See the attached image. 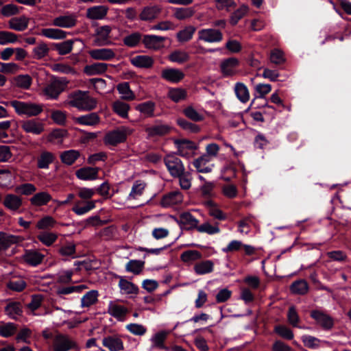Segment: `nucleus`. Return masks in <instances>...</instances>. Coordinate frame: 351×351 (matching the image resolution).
I'll use <instances>...</instances> for the list:
<instances>
[{
    "label": "nucleus",
    "mask_w": 351,
    "mask_h": 351,
    "mask_svg": "<svg viewBox=\"0 0 351 351\" xmlns=\"http://www.w3.org/2000/svg\"><path fill=\"white\" fill-rule=\"evenodd\" d=\"M161 76L167 81L176 83L184 78V73L179 69H167L162 71Z\"/></svg>",
    "instance_id": "nucleus-23"
},
{
    "label": "nucleus",
    "mask_w": 351,
    "mask_h": 351,
    "mask_svg": "<svg viewBox=\"0 0 351 351\" xmlns=\"http://www.w3.org/2000/svg\"><path fill=\"white\" fill-rule=\"evenodd\" d=\"M35 186L30 183L21 184L15 188V192L25 195H29L36 191Z\"/></svg>",
    "instance_id": "nucleus-58"
},
{
    "label": "nucleus",
    "mask_w": 351,
    "mask_h": 351,
    "mask_svg": "<svg viewBox=\"0 0 351 351\" xmlns=\"http://www.w3.org/2000/svg\"><path fill=\"white\" fill-rule=\"evenodd\" d=\"M136 109L146 117H152L154 116L155 104L149 101L137 105Z\"/></svg>",
    "instance_id": "nucleus-38"
},
{
    "label": "nucleus",
    "mask_w": 351,
    "mask_h": 351,
    "mask_svg": "<svg viewBox=\"0 0 351 351\" xmlns=\"http://www.w3.org/2000/svg\"><path fill=\"white\" fill-rule=\"evenodd\" d=\"M186 91L185 89L178 88L169 90L168 93L169 97L174 102H178L186 98Z\"/></svg>",
    "instance_id": "nucleus-47"
},
{
    "label": "nucleus",
    "mask_w": 351,
    "mask_h": 351,
    "mask_svg": "<svg viewBox=\"0 0 351 351\" xmlns=\"http://www.w3.org/2000/svg\"><path fill=\"white\" fill-rule=\"evenodd\" d=\"M178 223L184 226L186 230H193L197 228L199 221L189 212H184L180 215Z\"/></svg>",
    "instance_id": "nucleus-18"
},
{
    "label": "nucleus",
    "mask_w": 351,
    "mask_h": 351,
    "mask_svg": "<svg viewBox=\"0 0 351 351\" xmlns=\"http://www.w3.org/2000/svg\"><path fill=\"white\" fill-rule=\"evenodd\" d=\"M54 155L49 152H43L37 159V166L40 169H47L53 162Z\"/></svg>",
    "instance_id": "nucleus-35"
},
{
    "label": "nucleus",
    "mask_w": 351,
    "mask_h": 351,
    "mask_svg": "<svg viewBox=\"0 0 351 351\" xmlns=\"http://www.w3.org/2000/svg\"><path fill=\"white\" fill-rule=\"evenodd\" d=\"M98 171V168L83 167L78 169L75 174L81 180H95L97 178Z\"/></svg>",
    "instance_id": "nucleus-28"
},
{
    "label": "nucleus",
    "mask_w": 351,
    "mask_h": 351,
    "mask_svg": "<svg viewBox=\"0 0 351 351\" xmlns=\"http://www.w3.org/2000/svg\"><path fill=\"white\" fill-rule=\"evenodd\" d=\"M18 36L12 32L0 31V45H4L8 43H13L17 41Z\"/></svg>",
    "instance_id": "nucleus-51"
},
{
    "label": "nucleus",
    "mask_w": 351,
    "mask_h": 351,
    "mask_svg": "<svg viewBox=\"0 0 351 351\" xmlns=\"http://www.w3.org/2000/svg\"><path fill=\"white\" fill-rule=\"evenodd\" d=\"M209 155H202L194 160L193 164L199 173H209L212 171L213 165H210Z\"/></svg>",
    "instance_id": "nucleus-16"
},
{
    "label": "nucleus",
    "mask_w": 351,
    "mask_h": 351,
    "mask_svg": "<svg viewBox=\"0 0 351 351\" xmlns=\"http://www.w3.org/2000/svg\"><path fill=\"white\" fill-rule=\"evenodd\" d=\"M165 38L156 35H144L142 43L147 49L158 50L164 47Z\"/></svg>",
    "instance_id": "nucleus-11"
},
{
    "label": "nucleus",
    "mask_w": 351,
    "mask_h": 351,
    "mask_svg": "<svg viewBox=\"0 0 351 351\" xmlns=\"http://www.w3.org/2000/svg\"><path fill=\"white\" fill-rule=\"evenodd\" d=\"M74 121L80 125H95L99 123L100 119L97 113L92 112L86 115L75 117Z\"/></svg>",
    "instance_id": "nucleus-30"
},
{
    "label": "nucleus",
    "mask_w": 351,
    "mask_h": 351,
    "mask_svg": "<svg viewBox=\"0 0 351 351\" xmlns=\"http://www.w3.org/2000/svg\"><path fill=\"white\" fill-rule=\"evenodd\" d=\"M195 14L192 8H176L173 16L178 20H185L191 18Z\"/></svg>",
    "instance_id": "nucleus-43"
},
{
    "label": "nucleus",
    "mask_w": 351,
    "mask_h": 351,
    "mask_svg": "<svg viewBox=\"0 0 351 351\" xmlns=\"http://www.w3.org/2000/svg\"><path fill=\"white\" fill-rule=\"evenodd\" d=\"M196 28L194 26L189 25L177 33V38L180 42L184 43L189 40L193 37Z\"/></svg>",
    "instance_id": "nucleus-42"
},
{
    "label": "nucleus",
    "mask_w": 351,
    "mask_h": 351,
    "mask_svg": "<svg viewBox=\"0 0 351 351\" xmlns=\"http://www.w3.org/2000/svg\"><path fill=\"white\" fill-rule=\"evenodd\" d=\"M180 258L183 262H189L200 259L202 254L197 250H187L181 254Z\"/></svg>",
    "instance_id": "nucleus-55"
},
{
    "label": "nucleus",
    "mask_w": 351,
    "mask_h": 351,
    "mask_svg": "<svg viewBox=\"0 0 351 351\" xmlns=\"http://www.w3.org/2000/svg\"><path fill=\"white\" fill-rule=\"evenodd\" d=\"M174 178H178L180 187L184 190H188L191 186V173L189 171H184L183 174L180 176H175Z\"/></svg>",
    "instance_id": "nucleus-56"
},
{
    "label": "nucleus",
    "mask_w": 351,
    "mask_h": 351,
    "mask_svg": "<svg viewBox=\"0 0 351 351\" xmlns=\"http://www.w3.org/2000/svg\"><path fill=\"white\" fill-rule=\"evenodd\" d=\"M3 205L8 209L15 211L22 205V199L14 194H8L3 199Z\"/></svg>",
    "instance_id": "nucleus-27"
},
{
    "label": "nucleus",
    "mask_w": 351,
    "mask_h": 351,
    "mask_svg": "<svg viewBox=\"0 0 351 351\" xmlns=\"http://www.w3.org/2000/svg\"><path fill=\"white\" fill-rule=\"evenodd\" d=\"M144 265V262L141 261H130L126 265V269L135 274H138L141 272Z\"/></svg>",
    "instance_id": "nucleus-59"
},
{
    "label": "nucleus",
    "mask_w": 351,
    "mask_h": 351,
    "mask_svg": "<svg viewBox=\"0 0 351 351\" xmlns=\"http://www.w3.org/2000/svg\"><path fill=\"white\" fill-rule=\"evenodd\" d=\"M10 105L19 114L34 117L43 112V106L34 103L23 102L17 100L11 101Z\"/></svg>",
    "instance_id": "nucleus-3"
},
{
    "label": "nucleus",
    "mask_w": 351,
    "mask_h": 351,
    "mask_svg": "<svg viewBox=\"0 0 351 351\" xmlns=\"http://www.w3.org/2000/svg\"><path fill=\"white\" fill-rule=\"evenodd\" d=\"M51 199V196L47 192H40L35 194L30 202L32 205L40 206L47 204Z\"/></svg>",
    "instance_id": "nucleus-39"
},
{
    "label": "nucleus",
    "mask_w": 351,
    "mask_h": 351,
    "mask_svg": "<svg viewBox=\"0 0 351 351\" xmlns=\"http://www.w3.org/2000/svg\"><path fill=\"white\" fill-rule=\"evenodd\" d=\"M311 316L316 321L318 325L325 330H330L333 327L334 322L332 318L322 311H312Z\"/></svg>",
    "instance_id": "nucleus-8"
},
{
    "label": "nucleus",
    "mask_w": 351,
    "mask_h": 351,
    "mask_svg": "<svg viewBox=\"0 0 351 351\" xmlns=\"http://www.w3.org/2000/svg\"><path fill=\"white\" fill-rule=\"evenodd\" d=\"M213 265L211 261H204L197 263L194 266V270L197 274H205L213 271Z\"/></svg>",
    "instance_id": "nucleus-45"
},
{
    "label": "nucleus",
    "mask_w": 351,
    "mask_h": 351,
    "mask_svg": "<svg viewBox=\"0 0 351 351\" xmlns=\"http://www.w3.org/2000/svg\"><path fill=\"white\" fill-rule=\"evenodd\" d=\"M29 21V19L23 15L19 17L12 18L8 21V25L12 29L23 32L27 28Z\"/></svg>",
    "instance_id": "nucleus-19"
},
{
    "label": "nucleus",
    "mask_w": 351,
    "mask_h": 351,
    "mask_svg": "<svg viewBox=\"0 0 351 351\" xmlns=\"http://www.w3.org/2000/svg\"><path fill=\"white\" fill-rule=\"evenodd\" d=\"M22 129L27 133L39 135L44 131V125L36 119H28L21 122Z\"/></svg>",
    "instance_id": "nucleus-10"
},
{
    "label": "nucleus",
    "mask_w": 351,
    "mask_h": 351,
    "mask_svg": "<svg viewBox=\"0 0 351 351\" xmlns=\"http://www.w3.org/2000/svg\"><path fill=\"white\" fill-rule=\"evenodd\" d=\"M99 293L96 290H92L88 291L82 298V307H89L93 304H95L98 300Z\"/></svg>",
    "instance_id": "nucleus-44"
},
{
    "label": "nucleus",
    "mask_w": 351,
    "mask_h": 351,
    "mask_svg": "<svg viewBox=\"0 0 351 351\" xmlns=\"http://www.w3.org/2000/svg\"><path fill=\"white\" fill-rule=\"evenodd\" d=\"M162 12V8L160 5H149L143 8L139 14V19L141 21L152 22L158 19Z\"/></svg>",
    "instance_id": "nucleus-9"
},
{
    "label": "nucleus",
    "mask_w": 351,
    "mask_h": 351,
    "mask_svg": "<svg viewBox=\"0 0 351 351\" xmlns=\"http://www.w3.org/2000/svg\"><path fill=\"white\" fill-rule=\"evenodd\" d=\"M117 90L122 95L121 98L126 101H132L135 99L134 93L130 88L129 84L128 82H123L117 85Z\"/></svg>",
    "instance_id": "nucleus-40"
},
{
    "label": "nucleus",
    "mask_w": 351,
    "mask_h": 351,
    "mask_svg": "<svg viewBox=\"0 0 351 351\" xmlns=\"http://www.w3.org/2000/svg\"><path fill=\"white\" fill-rule=\"evenodd\" d=\"M131 63L139 68H151L154 64V59L149 56H137L131 60Z\"/></svg>",
    "instance_id": "nucleus-32"
},
{
    "label": "nucleus",
    "mask_w": 351,
    "mask_h": 351,
    "mask_svg": "<svg viewBox=\"0 0 351 351\" xmlns=\"http://www.w3.org/2000/svg\"><path fill=\"white\" fill-rule=\"evenodd\" d=\"M184 114L193 121H200L204 119L203 115L200 114L193 107L189 106L184 110Z\"/></svg>",
    "instance_id": "nucleus-62"
},
{
    "label": "nucleus",
    "mask_w": 351,
    "mask_h": 351,
    "mask_svg": "<svg viewBox=\"0 0 351 351\" xmlns=\"http://www.w3.org/2000/svg\"><path fill=\"white\" fill-rule=\"evenodd\" d=\"M49 51L48 45L45 43H40L33 51L37 59H41L48 54Z\"/></svg>",
    "instance_id": "nucleus-63"
},
{
    "label": "nucleus",
    "mask_w": 351,
    "mask_h": 351,
    "mask_svg": "<svg viewBox=\"0 0 351 351\" xmlns=\"http://www.w3.org/2000/svg\"><path fill=\"white\" fill-rule=\"evenodd\" d=\"M80 156V152L77 150L71 149L61 153L60 158L61 162L66 165H72Z\"/></svg>",
    "instance_id": "nucleus-31"
},
{
    "label": "nucleus",
    "mask_w": 351,
    "mask_h": 351,
    "mask_svg": "<svg viewBox=\"0 0 351 351\" xmlns=\"http://www.w3.org/2000/svg\"><path fill=\"white\" fill-rule=\"evenodd\" d=\"M169 58L172 62L183 63L189 60V56L185 51H175L169 55Z\"/></svg>",
    "instance_id": "nucleus-53"
},
{
    "label": "nucleus",
    "mask_w": 351,
    "mask_h": 351,
    "mask_svg": "<svg viewBox=\"0 0 351 351\" xmlns=\"http://www.w3.org/2000/svg\"><path fill=\"white\" fill-rule=\"evenodd\" d=\"M75 343L67 335L58 334L54 337L53 342V351H69L74 348Z\"/></svg>",
    "instance_id": "nucleus-6"
},
{
    "label": "nucleus",
    "mask_w": 351,
    "mask_h": 351,
    "mask_svg": "<svg viewBox=\"0 0 351 351\" xmlns=\"http://www.w3.org/2000/svg\"><path fill=\"white\" fill-rule=\"evenodd\" d=\"M269 59L272 63L276 64H280L285 61L283 52L277 49L271 51Z\"/></svg>",
    "instance_id": "nucleus-64"
},
{
    "label": "nucleus",
    "mask_w": 351,
    "mask_h": 351,
    "mask_svg": "<svg viewBox=\"0 0 351 351\" xmlns=\"http://www.w3.org/2000/svg\"><path fill=\"white\" fill-rule=\"evenodd\" d=\"M308 284L304 280L294 282L291 286V290L293 293L304 295L308 291Z\"/></svg>",
    "instance_id": "nucleus-50"
},
{
    "label": "nucleus",
    "mask_w": 351,
    "mask_h": 351,
    "mask_svg": "<svg viewBox=\"0 0 351 351\" xmlns=\"http://www.w3.org/2000/svg\"><path fill=\"white\" fill-rule=\"evenodd\" d=\"M173 143L178 149L176 154L182 157H189V151L197 149V146L193 141L186 138H176Z\"/></svg>",
    "instance_id": "nucleus-7"
},
{
    "label": "nucleus",
    "mask_w": 351,
    "mask_h": 351,
    "mask_svg": "<svg viewBox=\"0 0 351 351\" xmlns=\"http://www.w3.org/2000/svg\"><path fill=\"white\" fill-rule=\"evenodd\" d=\"M57 238V234L53 232H44L38 235V239L47 246L53 244Z\"/></svg>",
    "instance_id": "nucleus-52"
},
{
    "label": "nucleus",
    "mask_w": 351,
    "mask_h": 351,
    "mask_svg": "<svg viewBox=\"0 0 351 351\" xmlns=\"http://www.w3.org/2000/svg\"><path fill=\"white\" fill-rule=\"evenodd\" d=\"M89 54L95 60H108L115 57V53L110 49H93Z\"/></svg>",
    "instance_id": "nucleus-25"
},
{
    "label": "nucleus",
    "mask_w": 351,
    "mask_h": 351,
    "mask_svg": "<svg viewBox=\"0 0 351 351\" xmlns=\"http://www.w3.org/2000/svg\"><path fill=\"white\" fill-rule=\"evenodd\" d=\"M103 346L110 351H120L123 349V344L121 339L116 336H107L103 339Z\"/></svg>",
    "instance_id": "nucleus-15"
},
{
    "label": "nucleus",
    "mask_w": 351,
    "mask_h": 351,
    "mask_svg": "<svg viewBox=\"0 0 351 351\" xmlns=\"http://www.w3.org/2000/svg\"><path fill=\"white\" fill-rule=\"evenodd\" d=\"M275 332L284 339L291 340L293 338V333L291 329L285 326H277Z\"/></svg>",
    "instance_id": "nucleus-61"
},
{
    "label": "nucleus",
    "mask_w": 351,
    "mask_h": 351,
    "mask_svg": "<svg viewBox=\"0 0 351 351\" xmlns=\"http://www.w3.org/2000/svg\"><path fill=\"white\" fill-rule=\"evenodd\" d=\"M183 202V195L181 192L175 191L163 195L160 204L164 207L178 205Z\"/></svg>",
    "instance_id": "nucleus-13"
},
{
    "label": "nucleus",
    "mask_w": 351,
    "mask_h": 351,
    "mask_svg": "<svg viewBox=\"0 0 351 351\" xmlns=\"http://www.w3.org/2000/svg\"><path fill=\"white\" fill-rule=\"evenodd\" d=\"M107 64L98 62L86 66L84 72L88 75H98L104 73L107 70Z\"/></svg>",
    "instance_id": "nucleus-36"
},
{
    "label": "nucleus",
    "mask_w": 351,
    "mask_h": 351,
    "mask_svg": "<svg viewBox=\"0 0 351 351\" xmlns=\"http://www.w3.org/2000/svg\"><path fill=\"white\" fill-rule=\"evenodd\" d=\"M76 17L73 14L60 16L53 20V25L55 26L69 28L75 25Z\"/></svg>",
    "instance_id": "nucleus-20"
},
{
    "label": "nucleus",
    "mask_w": 351,
    "mask_h": 351,
    "mask_svg": "<svg viewBox=\"0 0 351 351\" xmlns=\"http://www.w3.org/2000/svg\"><path fill=\"white\" fill-rule=\"evenodd\" d=\"M45 256L36 250H29L23 256L24 261L29 265L36 266L40 264Z\"/></svg>",
    "instance_id": "nucleus-26"
},
{
    "label": "nucleus",
    "mask_w": 351,
    "mask_h": 351,
    "mask_svg": "<svg viewBox=\"0 0 351 351\" xmlns=\"http://www.w3.org/2000/svg\"><path fill=\"white\" fill-rule=\"evenodd\" d=\"M112 29L108 25H104L97 29L95 44L98 46L106 45L109 43V34Z\"/></svg>",
    "instance_id": "nucleus-17"
},
{
    "label": "nucleus",
    "mask_w": 351,
    "mask_h": 351,
    "mask_svg": "<svg viewBox=\"0 0 351 351\" xmlns=\"http://www.w3.org/2000/svg\"><path fill=\"white\" fill-rule=\"evenodd\" d=\"M73 43V40H67L62 43L55 44L54 48L60 55H66L72 51Z\"/></svg>",
    "instance_id": "nucleus-48"
},
{
    "label": "nucleus",
    "mask_w": 351,
    "mask_h": 351,
    "mask_svg": "<svg viewBox=\"0 0 351 351\" xmlns=\"http://www.w3.org/2000/svg\"><path fill=\"white\" fill-rule=\"evenodd\" d=\"M239 65V61L236 58H229L221 63V71L225 76H232L236 74V68Z\"/></svg>",
    "instance_id": "nucleus-14"
},
{
    "label": "nucleus",
    "mask_w": 351,
    "mask_h": 351,
    "mask_svg": "<svg viewBox=\"0 0 351 351\" xmlns=\"http://www.w3.org/2000/svg\"><path fill=\"white\" fill-rule=\"evenodd\" d=\"M126 134L124 132L114 130L108 133L104 138V143L108 145H117L118 143L125 141Z\"/></svg>",
    "instance_id": "nucleus-24"
},
{
    "label": "nucleus",
    "mask_w": 351,
    "mask_h": 351,
    "mask_svg": "<svg viewBox=\"0 0 351 351\" xmlns=\"http://www.w3.org/2000/svg\"><path fill=\"white\" fill-rule=\"evenodd\" d=\"M197 34L198 40L205 43H219L223 39L222 32L217 29H203Z\"/></svg>",
    "instance_id": "nucleus-5"
},
{
    "label": "nucleus",
    "mask_w": 351,
    "mask_h": 351,
    "mask_svg": "<svg viewBox=\"0 0 351 351\" xmlns=\"http://www.w3.org/2000/svg\"><path fill=\"white\" fill-rule=\"evenodd\" d=\"M23 240L20 237L0 232V250H5L10 247L11 245L18 243Z\"/></svg>",
    "instance_id": "nucleus-21"
},
{
    "label": "nucleus",
    "mask_w": 351,
    "mask_h": 351,
    "mask_svg": "<svg viewBox=\"0 0 351 351\" xmlns=\"http://www.w3.org/2000/svg\"><path fill=\"white\" fill-rule=\"evenodd\" d=\"M41 34L47 38L58 40L64 39L66 37V32L60 29L54 28L42 29Z\"/></svg>",
    "instance_id": "nucleus-34"
},
{
    "label": "nucleus",
    "mask_w": 351,
    "mask_h": 351,
    "mask_svg": "<svg viewBox=\"0 0 351 351\" xmlns=\"http://www.w3.org/2000/svg\"><path fill=\"white\" fill-rule=\"evenodd\" d=\"M143 40L142 34L139 32H134L128 36H126L123 39V44L129 47H134L137 46Z\"/></svg>",
    "instance_id": "nucleus-41"
},
{
    "label": "nucleus",
    "mask_w": 351,
    "mask_h": 351,
    "mask_svg": "<svg viewBox=\"0 0 351 351\" xmlns=\"http://www.w3.org/2000/svg\"><path fill=\"white\" fill-rule=\"evenodd\" d=\"M113 110L123 118L128 117L130 105L121 101H116L112 105Z\"/></svg>",
    "instance_id": "nucleus-46"
},
{
    "label": "nucleus",
    "mask_w": 351,
    "mask_h": 351,
    "mask_svg": "<svg viewBox=\"0 0 351 351\" xmlns=\"http://www.w3.org/2000/svg\"><path fill=\"white\" fill-rule=\"evenodd\" d=\"M234 92L237 98L242 103L245 104L249 101L250 93L244 84L241 82L237 83L234 86Z\"/></svg>",
    "instance_id": "nucleus-33"
},
{
    "label": "nucleus",
    "mask_w": 351,
    "mask_h": 351,
    "mask_svg": "<svg viewBox=\"0 0 351 351\" xmlns=\"http://www.w3.org/2000/svg\"><path fill=\"white\" fill-rule=\"evenodd\" d=\"M108 313L118 320L123 321L125 319L127 314L129 313V311L124 306L117 304H110Z\"/></svg>",
    "instance_id": "nucleus-22"
},
{
    "label": "nucleus",
    "mask_w": 351,
    "mask_h": 351,
    "mask_svg": "<svg viewBox=\"0 0 351 351\" xmlns=\"http://www.w3.org/2000/svg\"><path fill=\"white\" fill-rule=\"evenodd\" d=\"M68 104L80 110H92L97 105V100L88 95L87 92L78 90L69 95Z\"/></svg>",
    "instance_id": "nucleus-1"
},
{
    "label": "nucleus",
    "mask_w": 351,
    "mask_h": 351,
    "mask_svg": "<svg viewBox=\"0 0 351 351\" xmlns=\"http://www.w3.org/2000/svg\"><path fill=\"white\" fill-rule=\"evenodd\" d=\"M248 10L247 6L243 5L239 9H237L234 12L232 13L230 23L232 25H235L238 21L242 19L244 15L247 13Z\"/></svg>",
    "instance_id": "nucleus-54"
},
{
    "label": "nucleus",
    "mask_w": 351,
    "mask_h": 351,
    "mask_svg": "<svg viewBox=\"0 0 351 351\" xmlns=\"http://www.w3.org/2000/svg\"><path fill=\"white\" fill-rule=\"evenodd\" d=\"M20 10L17 5L14 4H7L1 9V14L4 16H11L18 14Z\"/></svg>",
    "instance_id": "nucleus-60"
},
{
    "label": "nucleus",
    "mask_w": 351,
    "mask_h": 351,
    "mask_svg": "<svg viewBox=\"0 0 351 351\" xmlns=\"http://www.w3.org/2000/svg\"><path fill=\"white\" fill-rule=\"evenodd\" d=\"M69 81L64 77H53L43 88L45 95L50 99H57L67 87Z\"/></svg>",
    "instance_id": "nucleus-2"
},
{
    "label": "nucleus",
    "mask_w": 351,
    "mask_h": 351,
    "mask_svg": "<svg viewBox=\"0 0 351 351\" xmlns=\"http://www.w3.org/2000/svg\"><path fill=\"white\" fill-rule=\"evenodd\" d=\"M5 311L12 319H16V316L21 315L23 313L21 304L18 302H10L5 306Z\"/></svg>",
    "instance_id": "nucleus-37"
},
{
    "label": "nucleus",
    "mask_w": 351,
    "mask_h": 351,
    "mask_svg": "<svg viewBox=\"0 0 351 351\" xmlns=\"http://www.w3.org/2000/svg\"><path fill=\"white\" fill-rule=\"evenodd\" d=\"M14 82L18 87L27 89L32 84V78L28 75H19L14 78Z\"/></svg>",
    "instance_id": "nucleus-57"
},
{
    "label": "nucleus",
    "mask_w": 351,
    "mask_h": 351,
    "mask_svg": "<svg viewBox=\"0 0 351 351\" xmlns=\"http://www.w3.org/2000/svg\"><path fill=\"white\" fill-rule=\"evenodd\" d=\"M164 162L170 175L172 177L180 176L183 174L185 167L182 160L176 156V154H168L164 157Z\"/></svg>",
    "instance_id": "nucleus-4"
},
{
    "label": "nucleus",
    "mask_w": 351,
    "mask_h": 351,
    "mask_svg": "<svg viewBox=\"0 0 351 351\" xmlns=\"http://www.w3.org/2000/svg\"><path fill=\"white\" fill-rule=\"evenodd\" d=\"M17 330V326L14 323L0 324V335L3 337H10L14 335Z\"/></svg>",
    "instance_id": "nucleus-49"
},
{
    "label": "nucleus",
    "mask_w": 351,
    "mask_h": 351,
    "mask_svg": "<svg viewBox=\"0 0 351 351\" xmlns=\"http://www.w3.org/2000/svg\"><path fill=\"white\" fill-rule=\"evenodd\" d=\"M145 131L148 138L163 136L168 134L171 131V127L167 124H156L145 128Z\"/></svg>",
    "instance_id": "nucleus-12"
},
{
    "label": "nucleus",
    "mask_w": 351,
    "mask_h": 351,
    "mask_svg": "<svg viewBox=\"0 0 351 351\" xmlns=\"http://www.w3.org/2000/svg\"><path fill=\"white\" fill-rule=\"evenodd\" d=\"M108 8L106 6H94L87 10L86 16L94 20L102 19L106 16Z\"/></svg>",
    "instance_id": "nucleus-29"
}]
</instances>
